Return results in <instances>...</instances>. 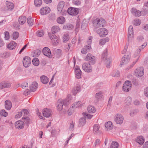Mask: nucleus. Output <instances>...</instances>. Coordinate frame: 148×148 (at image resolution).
Masks as SVG:
<instances>
[{
  "instance_id": "f257e3e1",
  "label": "nucleus",
  "mask_w": 148,
  "mask_h": 148,
  "mask_svg": "<svg viewBox=\"0 0 148 148\" xmlns=\"http://www.w3.org/2000/svg\"><path fill=\"white\" fill-rule=\"evenodd\" d=\"M105 20L103 19L96 18L93 22V26L95 28H98L103 27L105 23Z\"/></svg>"
},
{
  "instance_id": "f03ea898",
  "label": "nucleus",
  "mask_w": 148,
  "mask_h": 148,
  "mask_svg": "<svg viewBox=\"0 0 148 148\" xmlns=\"http://www.w3.org/2000/svg\"><path fill=\"white\" fill-rule=\"evenodd\" d=\"M37 86L38 84L36 82H33L29 86L30 90L27 89L24 92V94L26 95H28L30 93V91L34 92L37 88Z\"/></svg>"
},
{
  "instance_id": "7ed1b4c3",
  "label": "nucleus",
  "mask_w": 148,
  "mask_h": 148,
  "mask_svg": "<svg viewBox=\"0 0 148 148\" xmlns=\"http://www.w3.org/2000/svg\"><path fill=\"white\" fill-rule=\"evenodd\" d=\"M48 35L49 38L52 40V44L54 45H57L60 42L59 38L51 33H49Z\"/></svg>"
},
{
  "instance_id": "20e7f679",
  "label": "nucleus",
  "mask_w": 148,
  "mask_h": 148,
  "mask_svg": "<svg viewBox=\"0 0 148 148\" xmlns=\"http://www.w3.org/2000/svg\"><path fill=\"white\" fill-rule=\"evenodd\" d=\"M64 5V2L61 1L59 3L57 8L58 13H60L62 15H64L67 12L66 11L63 10Z\"/></svg>"
},
{
  "instance_id": "39448f33",
  "label": "nucleus",
  "mask_w": 148,
  "mask_h": 148,
  "mask_svg": "<svg viewBox=\"0 0 148 148\" xmlns=\"http://www.w3.org/2000/svg\"><path fill=\"white\" fill-rule=\"evenodd\" d=\"M82 68L85 72L87 73H90L92 71V67L89 63H83L82 65Z\"/></svg>"
},
{
  "instance_id": "423d86ee",
  "label": "nucleus",
  "mask_w": 148,
  "mask_h": 148,
  "mask_svg": "<svg viewBox=\"0 0 148 148\" xmlns=\"http://www.w3.org/2000/svg\"><path fill=\"white\" fill-rule=\"evenodd\" d=\"M130 53H126L122 58L120 64V66H122L123 64H127L130 60Z\"/></svg>"
},
{
  "instance_id": "0eeeda50",
  "label": "nucleus",
  "mask_w": 148,
  "mask_h": 148,
  "mask_svg": "<svg viewBox=\"0 0 148 148\" xmlns=\"http://www.w3.org/2000/svg\"><path fill=\"white\" fill-rule=\"evenodd\" d=\"M124 118L120 114H116L114 117V120L117 124H121L123 122Z\"/></svg>"
},
{
  "instance_id": "6e6552de",
  "label": "nucleus",
  "mask_w": 148,
  "mask_h": 148,
  "mask_svg": "<svg viewBox=\"0 0 148 148\" xmlns=\"http://www.w3.org/2000/svg\"><path fill=\"white\" fill-rule=\"evenodd\" d=\"M97 32L99 35L100 37H104L108 34V32L106 29L102 28L98 29Z\"/></svg>"
},
{
  "instance_id": "1a4fd4ad",
  "label": "nucleus",
  "mask_w": 148,
  "mask_h": 148,
  "mask_svg": "<svg viewBox=\"0 0 148 148\" xmlns=\"http://www.w3.org/2000/svg\"><path fill=\"white\" fill-rule=\"evenodd\" d=\"M67 12L71 15L75 16L78 13L79 10L77 8L71 7L68 9Z\"/></svg>"
},
{
  "instance_id": "9d476101",
  "label": "nucleus",
  "mask_w": 148,
  "mask_h": 148,
  "mask_svg": "<svg viewBox=\"0 0 148 148\" xmlns=\"http://www.w3.org/2000/svg\"><path fill=\"white\" fill-rule=\"evenodd\" d=\"M144 68L143 67H140L136 69L135 75L137 77H141L144 75Z\"/></svg>"
},
{
  "instance_id": "9b49d317",
  "label": "nucleus",
  "mask_w": 148,
  "mask_h": 148,
  "mask_svg": "<svg viewBox=\"0 0 148 148\" xmlns=\"http://www.w3.org/2000/svg\"><path fill=\"white\" fill-rule=\"evenodd\" d=\"M132 84L130 82L126 81L123 84V90L125 92H127L131 89Z\"/></svg>"
},
{
  "instance_id": "f8f14e48",
  "label": "nucleus",
  "mask_w": 148,
  "mask_h": 148,
  "mask_svg": "<svg viewBox=\"0 0 148 148\" xmlns=\"http://www.w3.org/2000/svg\"><path fill=\"white\" fill-rule=\"evenodd\" d=\"M85 60L89 61V62L91 63L92 64H93L96 62L95 57L90 53H88L87 55Z\"/></svg>"
},
{
  "instance_id": "ddd939ff",
  "label": "nucleus",
  "mask_w": 148,
  "mask_h": 148,
  "mask_svg": "<svg viewBox=\"0 0 148 148\" xmlns=\"http://www.w3.org/2000/svg\"><path fill=\"white\" fill-rule=\"evenodd\" d=\"M23 66L27 68L28 67L31 63V60L29 57L25 56L23 59Z\"/></svg>"
},
{
  "instance_id": "4468645a",
  "label": "nucleus",
  "mask_w": 148,
  "mask_h": 148,
  "mask_svg": "<svg viewBox=\"0 0 148 148\" xmlns=\"http://www.w3.org/2000/svg\"><path fill=\"white\" fill-rule=\"evenodd\" d=\"M42 114L44 116L48 118L52 115L51 110L48 108H45L42 110Z\"/></svg>"
},
{
  "instance_id": "2eb2a0df",
  "label": "nucleus",
  "mask_w": 148,
  "mask_h": 148,
  "mask_svg": "<svg viewBox=\"0 0 148 148\" xmlns=\"http://www.w3.org/2000/svg\"><path fill=\"white\" fill-rule=\"evenodd\" d=\"M15 127L17 129H22L24 126V122L21 120H19L16 122L15 123Z\"/></svg>"
},
{
  "instance_id": "dca6fc26",
  "label": "nucleus",
  "mask_w": 148,
  "mask_h": 148,
  "mask_svg": "<svg viewBox=\"0 0 148 148\" xmlns=\"http://www.w3.org/2000/svg\"><path fill=\"white\" fill-rule=\"evenodd\" d=\"M43 53L47 57H49V58L52 57V56L51 55V52L49 48L48 47H44L42 51Z\"/></svg>"
},
{
  "instance_id": "f3484780",
  "label": "nucleus",
  "mask_w": 148,
  "mask_h": 148,
  "mask_svg": "<svg viewBox=\"0 0 148 148\" xmlns=\"http://www.w3.org/2000/svg\"><path fill=\"white\" fill-rule=\"evenodd\" d=\"M50 11V8L47 7H42L40 10V14L42 15H46L49 13Z\"/></svg>"
},
{
  "instance_id": "a211bd4d",
  "label": "nucleus",
  "mask_w": 148,
  "mask_h": 148,
  "mask_svg": "<svg viewBox=\"0 0 148 148\" xmlns=\"http://www.w3.org/2000/svg\"><path fill=\"white\" fill-rule=\"evenodd\" d=\"M75 74L77 78L78 79L81 78L82 71L80 69L79 67L77 66L75 67Z\"/></svg>"
},
{
  "instance_id": "6ab92c4d",
  "label": "nucleus",
  "mask_w": 148,
  "mask_h": 148,
  "mask_svg": "<svg viewBox=\"0 0 148 148\" xmlns=\"http://www.w3.org/2000/svg\"><path fill=\"white\" fill-rule=\"evenodd\" d=\"M133 27L132 26L130 25L129 27L128 31V40H129L130 38H132L133 37Z\"/></svg>"
},
{
  "instance_id": "aec40b11",
  "label": "nucleus",
  "mask_w": 148,
  "mask_h": 148,
  "mask_svg": "<svg viewBox=\"0 0 148 148\" xmlns=\"http://www.w3.org/2000/svg\"><path fill=\"white\" fill-rule=\"evenodd\" d=\"M132 13L135 16L139 17L141 16V12L139 10H137L136 9L134 8H132Z\"/></svg>"
},
{
  "instance_id": "412c9836",
  "label": "nucleus",
  "mask_w": 148,
  "mask_h": 148,
  "mask_svg": "<svg viewBox=\"0 0 148 148\" xmlns=\"http://www.w3.org/2000/svg\"><path fill=\"white\" fill-rule=\"evenodd\" d=\"M140 57V55L139 54V56H138L137 54V50L135 52L134 54V57L135 58H137L136 60H135V61L133 62L132 64L130 66V67H128L127 68L128 69H130L132 67H133L136 63L137 62L139 58Z\"/></svg>"
},
{
  "instance_id": "4be33fe9",
  "label": "nucleus",
  "mask_w": 148,
  "mask_h": 148,
  "mask_svg": "<svg viewBox=\"0 0 148 148\" xmlns=\"http://www.w3.org/2000/svg\"><path fill=\"white\" fill-rule=\"evenodd\" d=\"M11 86L10 83L6 82H1L0 84V88L2 89L5 88H9Z\"/></svg>"
},
{
  "instance_id": "5701e85b",
  "label": "nucleus",
  "mask_w": 148,
  "mask_h": 148,
  "mask_svg": "<svg viewBox=\"0 0 148 148\" xmlns=\"http://www.w3.org/2000/svg\"><path fill=\"white\" fill-rule=\"evenodd\" d=\"M17 43L14 41L11 42L7 45V47L10 50H12L15 49L17 45Z\"/></svg>"
},
{
  "instance_id": "b1692460",
  "label": "nucleus",
  "mask_w": 148,
  "mask_h": 148,
  "mask_svg": "<svg viewBox=\"0 0 148 148\" xmlns=\"http://www.w3.org/2000/svg\"><path fill=\"white\" fill-rule=\"evenodd\" d=\"M26 21V17L24 16H20L18 19V21L19 23L21 25L24 24Z\"/></svg>"
},
{
  "instance_id": "393cba45",
  "label": "nucleus",
  "mask_w": 148,
  "mask_h": 148,
  "mask_svg": "<svg viewBox=\"0 0 148 148\" xmlns=\"http://www.w3.org/2000/svg\"><path fill=\"white\" fill-rule=\"evenodd\" d=\"M58 104L57 106V110L58 111H60L63 109V106L62 102V99H59L58 100Z\"/></svg>"
},
{
  "instance_id": "a878e982",
  "label": "nucleus",
  "mask_w": 148,
  "mask_h": 148,
  "mask_svg": "<svg viewBox=\"0 0 148 148\" xmlns=\"http://www.w3.org/2000/svg\"><path fill=\"white\" fill-rule=\"evenodd\" d=\"M40 78L41 82L43 84H47L49 81L48 78L45 75L42 76Z\"/></svg>"
},
{
  "instance_id": "bb28decb",
  "label": "nucleus",
  "mask_w": 148,
  "mask_h": 148,
  "mask_svg": "<svg viewBox=\"0 0 148 148\" xmlns=\"http://www.w3.org/2000/svg\"><path fill=\"white\" fill-rule=\"evenodd\" d=\"M12 107V103L11 101L8 100H7L5 101V108L6 109L9 110Z\"/></svg>"
},
{
  "instance_id": "cd10ccee",
  "label": "nucleus",
  "mask_w": 148,
  "mask_h": 148,
  "mask_svg": "<svg viewBox=\"0 0 148 148\" xmlns=\"http://www.w3.org/2000/svg\"><path fill=\"white\" fill-rule=\"evenodd\" d=\"M73 28V26L72 24L68 23L64 25L63 27V29L66 30H71Z\"/></svg>"
},
{
  "instance_id": "c85d7f7f",
  "label": "nucleus",
  "mask_w": 148,
  "mask_h": 148,
  "mask_svg": "<svg viewBox=\"0 0 148 148\" xmlns=\"http://www.w3.org/2000/svg\"><path fill=\"white\" fill-rule=\"evenodd\" d=\"M60 28L59 27L57 26H54L51 28V34H54L57 32L60 31Z\"/></svg>"
},
{
  "instance_id": "c756f323",
  "label": "nucleus",
  "mask_w": 148,
  "mask_h": 148,
  "mask_svg": "<svg viewBox=\"0 0 148 148\" xmlns=\"http://www.w3.org/2000/svg\"><path fill=\"white\" fill-rule=\"evenodd\" d=\"M144 141V139L142 136H139L136 140V142L140 145L143 144Z\"/></svg>"
},
{
  "instance_id": "7c9ffc66",
  "label": "nucleus",
  "mask_w": 148,
  "mask_h": 148,
  "mask_svg": "<svg viewBox=\"0 0 148 148\" xmlns=\"http://www.w3.org/2000/svg\"><path fill=\"white\" fill-rule=\"evenodd\" d=\"M103 97V93L101 91L97 93L95 95V98L97 99V102L98 101V100L101 99Z\"/></svg>"
},
{
  "instance_id": "2f4dec72",
  "label": "nucleus",
  "mask_w": 148,
  "mask_h": 148,
  "mask_svg": "<svg viewBox=\"0 0 148 148\" xmlns=\"http://www.w3.org/2000/svg\"><path fill=\"white\" fill-rule=\"evenodd\" d=\"M105 127L107 129V130H111L112 128V122L109 121L106 123L105 124Z\"/></svg>"
},
{
  "instance_id": "473e14b6",
  "label": "nucleus",
  "mask_w": 148,
  "mask_h": 148,
  "mask_svg": "<svg viewBox=\"0 0 148 148\" xmlns=\"http://www.w3.org/2000/svg\"><path fill=\"white\" fill-rule=\"evenodd\" d=\"M6 5V7H7L8 10H11L13 9L14 5L12 3L7 1Z\"/></svg>"
},
{
  "instance_id": "72a5a7b5",
  "label": "nucleus",
  "mask_w": 148,
  "mask_h": 148,
  "mask_svg": "<svg viewBox=\"0 0 148 148\" xmlns=\"http://www.w3.org/2000/svg\"><path fill=\"white\" fill-rule=\"evenodd\" d=\"M80 91V87L79 86H76L75 87L73 90V93L74 95H75L77 93Z\"/></svg>"
},
{
  "instance_id": "f704fd0d",
  "label": "nucleus",
  "mask_w": 148,
  "mask_h": 148,
  "mask_svg": "<svg viewBox=\"0 0 148 148\" xmlns=\"http://www.w3.org/2000/svg\"><path fill=\"white\" fill-rule=\"evenodd\" d=\"M86 122V121L85 118L83 117L80 118L79 121V124L78 125L79 126H82L85 124Z\"/></svg>"
},
{
  "instance_id": "c9c22d12",
  "label": "nucleus",
  "mask_w": 148,
  "mask_h": 148,
  "mask_svg": "<svg viewBox=\"0 0 148 148\" xmlns=\"http://www.w3.org/2000/svg\"><path fill=\"white\" fill-rule=\"evenodd\" d=\"M57 21L58 23L60 24H62L65 22V19L64 17L60 16L58 18Z\"/></svg>"
},
{
  "instance_id": "e433bc0d",
  "label": "nucleus",
  "mask_w": 148,
  "mask_h": 148,
  "mask_svg": "<svg viewBox=\"0 0 148 148\" xmlns=\"http://www.w3.org/2000/svg\"><path fill=\"white\" fill-rule=\"evenodd\" d=\"M147 45V42H145L143 45L139 47L138 49H137V54L138 56H139V54H140V51L144 48Z\"/></svg>"
},
{
  "instance_id": "4c0bfd02",
  "label": "nucleus",
  "mask_w": 148,
  "mask_h": 148,
  "mask_svg": "<svg viewBox=\"0 0 148 148\" xmlns=\"http://www.w3.org/2000/svg\"><path fill=\"white\" fill-rule=\"evenodd\" d=\"M33 20L31 16H29L27 19V22L29 26H32L33 25Z\"/></svg>"
},
{
  "instance_id": "58836bf2",
  "label": "nucleus",
  "mask_w": 148,
  "mask_h": 148,
  "mask_svg": "<svg viewBox=\"0 0 148 148\" xmlns=\"http://www.w3.org/2000/svg\"><path fill=\"white\" fill-rule=\"evenodd\" d=\"M120 72L118 70L114 71L111 74L112 76L115 77H118L120 76Z\"/></svg>"
},
{
  "instance_id": "ea45409f",
  "label": "nucleus",
  "mask_w": 148,
  "mask_h": 148,
  "mask_svg": "<svg viewBox=\"0 0 148 148\" xmlns=\"http://www.w3.org/2000/svg\"><path fill=\"white\" fill-rule=\"evenodd\" d=\"M88 112L89 113H93L96 111V109L93 107L92 106H89L87 108Z\"/></svg>"
},
{
  "instance_id": "a19ab883",
  "label": "nucleus",
  "mask_w": 148,
  "mask_h": 148,
  "mask_svg": "<svg viewBox=\"0 0 148 148\" xmlns=\"http://www.w3.org/2000/svg\"><path fill=\"white\" fill-rule=\"evenodd\" d=\"M106 64L107 68H110V66L112 61V59L110 57L108 58H106Z\"/></svg>"
},
{
  "instance_id": "79ce46f5",
  "label": "nucleus",
  "mask_w": 148,
  "mask_h": 148,
  "mask_svg": "<svg viewBox=\"0 0 148 148\" xmlns=\"http://www.w3.org/2000/svg\"><path fill=\"white\" fill-rule=\"evenodd\" d=\"M42 0H34V3L36 7H39L41 6L42 4Z\"/></svg>"
},
{
  "instance_id": "37998d69",
  "label": "nucleus",
  "mask_w": 148,
  "mask_h": 148,
  "mask_svg": "<svg viewBox=\"0 0 148 148\" xmlns=\"http://www.w3.org/2000/svg\"><path fill=\"white\" fill-rule=\"evenodd\" d=\"M33 64L36 66H38L39 64V61L37 58H34L32 60Z\"/></svg>"
},
{
  "instance_id": "c03bdc74",
  "label": "nucleus",
  "mask_w": 148,
  "mask_h": 148,
  "mask_svg": "<svg viewBox=\"0 0 148 148\" xmlns=\"http://www.w3.org/2000/svg\"><path fill=\"white\" fill-rule=\"evenodd\" d=\"M118 143L117 142L113 141L111 144V148H118Z\"/></svg>"
},
{
  "instance_id": "a18cd8bd",
  "label": "nucleus",
  "mask_w": 148,
  "mask_h": 148,
  "mask_svg": "<svg viewBox=\"0 0 148 148\" xmlns=\"http://www.w3.org/2000/svg\"><path fill=\"white\" fill-rule=\"evenodd\" d=\"M99 127L98 125L95 124L94 125L93 127V131L94 132L95 134H97L98 132H99Z\"/></svg>"
},
{
  "instance_id": "49530a36",
  "label": "nucleus",
  "mask_w": 148,
  "mask_h": 148,
  "mask_svg": "<svg viewBox=\"0 0 148 148\" xmlns=\"http://www.w3.org/2000/svg\"><path fill=\"white\" fill-rule=\"evenodd\" d=\"M80 101H78L77 102L74 103L73 104V106L72 107L73 108H79L81 107V104H80Z\"/></svg>"
},
{
  "instance_id": "de8ad7c7",
  "label": "nucleus",
  "mask_w": 148,
  "mask_h": 148,
  "mask_svg": "<svg viewBox=\"0 0 148 148\" xmlns=\"http://www.w3.org/2000/svg\"><path fill=\"white\" fill-rule=\"evenodd\" d=\"M132 101V98L130 97H127L125 100V103L128 105L130 104Z\"/></svg>"
},
{
  "instance_id": "09e8293b",
  "label": "nucleus",
  "mask_w": 148,
  "mask_h": 148,
  "mask_svg": "<svg viewBox=\"0 0 148 148\" xmlns=\"http://www.w3.org/2000/svg\"><path fill=\"white\" fill-rule=\"evenodd\" d=\"M138 112V110L137 109L134 110L130 111V115L131 116H133L136 115Z\"/></svg>"
},
{
  "instance_id": "8fccbe9b",
  "label": "nucleus",
  "mask_w": 148,
  "mask_h": 148,
  "mask_svg": "<svg viewBox=\"0 0 148 148\" xmlns=\"http://www.w3.org/2000/svg\"><path fill=\"white\" fill-rule=\"evenodd\" d=\"M24 119V121L25 122V124L28 125L30 122V120L28 116L24 117L22 118V119Z\"/></svg>"
},
{
  "instance_id": "3c124183",
  "label": "nucleus",
  "mask_w": 148,
  "mask_h": 148,
  "mask_svg": "<svg viewBox=\"0 0 148 148\" xmlns=\"http://www.w3.org/2000/svg\"><path fill=\"white\" fill-rule=\"evenodd\" d=\"M87 25L86 21L85 20H84L82 23L81 28L82 29L84 30L85 29Z\"/></svg>"
},
{
  "instance_id": "603ef678",
  "label": "nucleus",
  "mask_w": 148,
  "mask_h": 148,
  "mask_svg": "<svg viewBox=\"0 0 148 148\" xmlns=\"http://www.w3.org/2000/svg\"><path fill=\"white\" fill-rule=\"evenodd\" d=\"M62 102L63 105L64 106H67L69 104V99H67L64 100L62 99Z\"/></svg>"
},
{
  "instance_id": "864d4df0",
  "label": "nucleus",
  "mask_w": 148,
  "mask_h": 148,
  "mask_svg": "<svg viewBox=\"0 0 148 148\" xmlns=\"http://www.w3.org/2000/svg\"><path fill=\"white\" fill-rule=\"evenodd\" d=\"M69 38V35L67 34H65L63 36V42H66L68 41Z\"/></svg>"
},
{
  "instance_id": "5fc2aeb1",
  "label": "nucleus",
  "mask_w": 148,
  "mask_h": 148,
  "mask_svg": "<svg viewBox=\"0 0 148 148\" xmlns=\"http://www.w3.org/2000/svg\"><path fill=\"white\" fill-rule=\"evenodd\" d=\"M19 36V34L18 32H14L13 34V39L16 40L18 38Z\"/></svg>"
},
{
  "instance_id": "6e6d98bb",
  "label": "nucleus",
  "mask_w": 148,
  "mask_h": 148,
  "mask_svg": "<svg viewBox=\"0 0 148 148\" xmlns=\"http://www.w3.org/2000/svg\"><path fill=\"white\" fill-rule=\"evenodd\" d=\"M141 23V22L139 19H135L134 21V24L135 25H139Z\"/></svg>"
},
{
  "instance_id": "4d7b16f0",
  "label": "nucleus",
  "mask_w": 148,
  "mask_h": 148,
  "mask_svg": "<svg viewBox=\"0 0 148 148\" xmlns=\"http://www.w3.org/2000/svg\"><path fill=\"white\" fill-rule=\"evenodd\" d=\"M0 114L1 115L5 117L7 116L8 114V113L4 110H2L1 111Z\"/></svg>"
},
{
  "instance_id": "13d9d810",
  "label": "nucleus",
  "mask_w": 148,
  "mask_h": 148,
  "mask_svg": "<svg viewBox=\"0 0 148 148\" xmlns=\"http://www.w3.org/2000/svg\"><path fill=\"white\" fill-rule=\"evenodd\" d=\"M83 114L85 117H86L88 119H90L92 116V115L89 114L85 112H84L83 113Z\"/></svg>"
},
{
  "instance_id": "bf43d9fd",
  "label": "nucleus",
  "mask_w": 148,
  "mask_h": 148,
  "mask_svg": "<svg viewBox=\"0 0 148 148\" xmlns=\"http://www.w3.org/2000/svg\"><path fill=\"white\" fill-rule=\"evenodd\" d=\"M41 52V51L38 50H36L34 52V56L36 57H38L40 55Z\"/></svg>"
},
{
  "instance_id": "052dcab7",
  "label": "nucleus",
  "mask_w": 148,
  "mask_h": 148,
  "mask_svg": "<svg viewBox=\"0 0 148 148\" xmlns=\"http://www.w3.org/2000/svg\"><path fill=\"white\" fill-rule=\"evenodd\" d=\"M38 37H42L44 35V33L42 31H38L36 33Z\"/></svg>"
},
{
  "instance_id": "680f3d73",
  "label": "nucleus",
  "mask_w": 148,
  "mask_h": 148,
  "mask_svg": "<svg viewBox=\"0 0 148 148\" xmlns=\"http://www.w3.org/2000/svg\"><path fill=\"white\" fill-rule=\"evenodd\" d=\"M4 34L5 39L6 40L10 38L9 32L7 31H6L5 32Z\"/></svg>"
},
{
  "instance_id": "e2e57ef3",
  "label": "nucleus",
  "mask_w": 148,
  "mask_h": 148,
  "mask_svg": "<svg viewBox=\"0 0 148 148\" xmlns=\"http://www.w3.org/2000/svg\"><path fill=\"white\" fill-rule=\"evenodd\" d=\"M107 53L106 51H105L104 52H103V53L102 56V58L103 59H104V58L105 59H106V58H108L107 57Z\"/></svg>"
},
{
  "instance_id": "0e129e2a",
  "label": "nucleus",
  "mask_w": 148,
  "mask_h": 148,
  "mask_svg": "<svg viewBox=\"0 0 148 148\" xmlns=\"http://www.w3.org/2000/svg\"><path fill=\"white\" fill-rule=\"evenodd\" d=\"M23 114L22 112V111L19 112H18V114H16L15 116V118H18L21 117Z\"/></svg>"
},
{
  "instance_id": "69168bd1",
  "label": "nucleus",
  "mask_w": 148,
  "mask_h": 148,
  "mask_svg": "<svg viewBox=\"0 0 148 148\" xmlns=\"http://www.w3.org/2000/svg\"><path fill=\"white\" fill-rule=\"evenodd\" d=\"M28 86V83L27 82H25L21 84V87L23 89Z\"/></svg>"
},
{
  "instance_id": "338daca9",
  "label": "nucleus",
  "mask_w": 148,
  "mask_h": 148,
  "mask_svg": "<svg viewBox=\"0 0 148 148\" xmlns=\"http://www.w3.org/2000/svg\"><path fill=\"white\" fill-rule=\"evenodd\" d=\"M144 92L145 96L148 97V87H147L145 89Z\"/></svg>"
},
{
  "instance_id": "774afa93",
  "label": "nucleus",
  "mask_w": 148,
  "mask_h": 148,
  "mask_svg": "<svg viewBox=\"0 0 148 148\" xmlns=\"http://www.w3.org/2000/svg\"><path fill=\"white\" fill-rule=\"evenodd\" d=\"M73 3L74 4L76 5H79L81 3L80 1L79 0L73 1Z\"/></svg>"
}]
</instances>
